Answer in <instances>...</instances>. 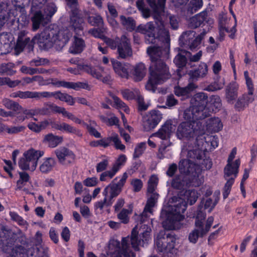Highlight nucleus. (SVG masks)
Segmentation results:
<instances>
[{
	"label": "nucleus",
	"instance_id": "29",
	"mask_svg": "<svg viewBox=\"0 0 257 257\" xmlns=\"http://www.w3.org/2000/svg\"><path fill=\"white\" fill-rule=\"evenodd\" d=\"M207 129L211 132L217 133L221 131L223 124L218 117H211L206 122Z\"/></svg>",
	"mask_w": 257,
	"mask_h": 257
},
{
	"label": "nucleus",
	"instance_id": "14",
	"mask_svg": "<svg viewBox=\"0 0 257 257\" xmlns=\"http://www.w3.org/2000/svg\"><path fill=\"white\" fill-rule=\"evenodd\" d=\"M70 17V24L73 28L75 34L80 35V33H83L84 20L80 17L77 8H74L71 10Z\"/></svg>",
	"mask_w": 257,
	"mask_h": 257
},
{
	"label": "nucleus",
	"instance_id": "50",
	"mask_svg": "<svg viewBox=\"0 0 257 257\" xmlns=\"http://www.w3.org/2000/svg\"><path fill=\"white\" fill-rule=\"evenodd\" d=\"M132 210L123 208L121 211L117 214V218L121 220V221L124 223H127L129 221L128 214L131 213Z\"/></svg>",
	"mask_w": 257,
	"mask_h": 257
},
{
	"label": "nucleus",
	"instance_id": "10",
	"mask_svg": "<svg viewBox=\"0 0 257 257\" xmlns=\"http://www.w3.org/2000/svg\"><path fill=\"white\" fill-rule=\"evenodd\" d=\"M55 154L59 163L63 166H69L72 164L76 158L73 152L65 147H61L56 149Z\"/></svg>",
	"mask_w": 257,
	"mask_h": 257
},
{
	"label": "nucleus",
	"instance_id": "51",
	"mask_svg": "<svg viewBox=\"0 0 257 257\" xmlns=\"http://www.w3.org/2000/svg\"><path fill=\"white\" fill-rule=\"evenodd\" d=\"M51 83L57 87H63L64 88L71 89L72 82L58 80L57 79H52Z\"/></svg>",
	"mask_w": 257,
	"mask_h": 257
},
{
	"label": "nucleus",
	"instance_id": "20",
	"mask_svg": "<svg viewBox=\"0 0 257 257\" xmlns=\"http://www.w3.org/2000/svg\"><path fill=\"white\" fill-rule=\"evenodd\" d=\"M173 121L167 120L155 134V136L163 140L169 139L173 130Z\"/></svg>",
	"mask_w": 257,
	"mask_h": 257
},
{
	"label": "nucleus",
	"instance_id": "16",
	"mask_svg": "<svg viewBox=\"0 0 257 257\" xmlns=\"http://www.w3.org/2000/svg\"><path fill=\"white\" fill-rule=\"evenodd\" d=\"M209 22L207 11L205 10L191 17L189 21L188 26L191 29H196L203 27L205 23H209Z\"/></svg>",
	"mask_w": 257,
	"mask_h": 257
},
{
	"label": "nucleus",
	"instance_id": "15",
	"mask_svg": "<svg viewBox=\"0 0 257 257\" xmlns=\"http://www.w3.org/2000/svg\"><path fill=\"white\" fill-rule=\"evenodd\" d=\"M8 14V19H12V21H14V18L18 17L19 15L20 14L19 17L17 18L18 21H22L24 22V24H26L28 22L27 17L26 15V12L23 6V4H17L14 5V7L9 10Z\"/></svg>",
	"mask_w": 257,
	"mask_h": 257
},
{
	"label": "nucleus",
	"instance_id": "24",
	"mask_svg": "<svg viewBox=\"0 0 257 257\" xmlns=\"http://www.w3.org/2000/svg\"><path fill=\"white\" fill-rule=\"evenodd\" d=\"M240 164L239 159L235 160L233 163H227L224 169V177L225 180H227V178L232 175H234V179L237 177Z\"/></svg>",
	"mask_w": 257,
	"mask_h": 257
},
{
	"label": "nucleus",
	"instance_id": "54",
	"mask_svg": "<svg viewBox=\"0 0 257 257\" xmlns=\"http://www.w3.org/2000/svg\"><path fill=\"white\" fill-rule=\"evenodd\" d=\"M146 144L145 142H141L136 146L133 154V158L134 159L139 158L143 154L146 149Z\"/></svg>",
	"mask_w": 257,
	"mask_h": 257
},
{
	"label": "nucleus",
	"instance_id": "2",
	"mask_svg": "<svg viewBox=\"0 0 257 257\" xmlns=\"http://www.w3.org/2000/svg\"><path fill=\"white\" fill-rule=\"evenodd\" d=\"M178 169L181 174L173 179L171 186L173 188L184 190L190 187H199L202 184V181L199 178L202 170L200 166L184 159L179 161Z\"/></svg>",
	"mask_w": 257,
	"mask_h": 257
},
{
	"label": "nucleus",
	"instance_id": "58",
	"mask_svg": "<svg viewBox=\"0 0 257 257\" xmlns=\"http://www.w3.org/2000/svg\"><path fill=\"white\" fill-rule=\"evenodd\" d=\"M56 106L57 105L53 103L46 104L45 107H43L40 110L39 112L42 115H49L51 112L56 113V111L54 110L55 109L53 107Z\"/></svg>",
	"mask_w": 257,
	"mask_h": 257
},
{
	"label": "nucleus",
	"instance_id": "28",
	"mask_svg": "<svg viewBox=\"0 0 257 257\" xmlns=\"http://www.w3.org/2000/svg\"><path fill=\"white\" fill-rule=\"evenodd\" d=\"M109 188V197L108 198V202L107 203L108 205H111L114 201V198L118 196L121 192V190L116 187L112 184L110 183L103 190V195L107 197V189Z\"/></svg>",
	"mask_w": 257,
	"mask_h": 257
},
{
	"label": "nucleus",
	"instance_id": "9",
	"mask_svg": "<svg viewBox=\"0 0 257 257\" xmlns=\"http://www.w3.org/2000/svg\"><path fill=\"white\" fill-rule=\"evenodd\" d=\"M176 237L174 234L168 233L163 236L158 237L156 244L159 252L163 253L171 252L174 248Z\"/></svg>",
	"mask_w": 257,
	"mask_h": 257
},
{
	"label": "nucleus",
	"instance_id": "3",
	"mask_svg": "<svg viewBox=\"0 0 257 257\" xmlns=\"http://www.w3.org/2000/svg\"><path fill=\"white\" fill-rule=\"evenodd\" d=\"M192 118L191 115L190 118L187 119L183 115V118L186 121L179 124L176 131V136L179 139H186L189 140L195 139L198 141L204 135V130L202 128L201 123L200 122L201 119L194 116Z\"/></svg>",
	"mask_w": 257,
	"mask_h": 257
},
{
	"label": "nucleus",
	"instance_id": "7",
	"mask_svg": "<svg viewBox=\"0 0 257 257\" xmlns=\"http://www.w3.org/2000/svg\"><path fill=\"white\" fill-rule=\"evenodd\" d=\"M205 34V31H203L199 35H196L194 31H186L182 34L179 38L181 46H183L185 48L193 51L200 45Z\"/></svg>",
	"mask_w": 257,
	"mask_h": 257
},
{
	"label": "nucleus",
	"instance_id": "25",
	"mask_svg": "<svg viewBox=\"0 0 257 257\" xmlns=\"http://www.w3.org/2000/svg\"><path fill=\"white\" fill-rule=\"evenodd\" d=\"M206 109L208 111L209 116L211 112L216 113L218 111L222 106L221 100L218 95H212L207 101Z\"/></svg>",
	"mask_w": 257,
	"mask_h": 257
},
{
	"label": "nucleus",
	"instance_id": "21",
	"mask_svg": "<svg viewBox=\"0 0 257 257\" xmlns=\"http://www.w3.org/2000/svg\"><path fill=\"white\" fill-rule=\"evenodd\" d=\"M111 62L114 71L121 77L127 78L131 65L128 63L122 64L117 60L112 59Z\"/></svg>",
	"mask_w": 257,
	"mask_h": 257
},
{
	"label": "nucleus",
	"instance_id": "44",
	"mask_svg": "<svg viewBox=\"0 0 257 257\" xmlns=\"http://www.w3.org/2000/svg\"><path fill=\"white\" fill-rule=\"evenodd\" d=\"M226 180L222 190V196L224 199H226L230 193L232 186L234 183V178H230Z\"/></svg>",
	"mask_w": 257,
	"mask_h": 257
},
{
	"label": "nucleus",
	"instance_id": "41",
	"mask_svg": "<svg viewBox=\"0 0 257 257\" xmlns=\"http://www.w3.org/2000/svg\"><path fill=\"white\" fill-rule=\"evenodd\" d=\"M157 198L155 197V194L151 195V196L148 199L147 203L144 207L142 216L145 215L147 212L151 213L152 212L153 208L154 207Z\"/></svg>",
	"mask_w": 257,
	"mask_h": 257
},
{
	"label": "nucleus",
	"instance_id": "37",
	"mask_svg": "<svg viewBox=\"0 0 257 257\" xmlns=\"http://www.w3.org/2000/svg\"><path fill=\"white\" fill-rule=\"evenodd\" d=\"M107 143L108 144L107 147H109L111 143L113 142L114 147L116 149L120 150L121 151H124L125 150V147L121 143L117 134H115L111 137H107Z\"/></svg>",
	"mask_w": 257,
	"mask_h": 257
},
{
	"label": "nucleus",
	"instance_id": "59",
	"mask_svg": "<svg viewBox=\"0 0 257 257\" xmlns=\"http://www.w3.org/2000/svg\"><path fill=\"white\" fill-rule=\"evenodd\" d=\"M100 120L103 122H108V125L112 126L113 125H117L119 122V119L116 116H112L110 118H107L104 115H101L99 116Z\"/></svg>",
	"mask_w": 257,
	"mask_h": 257
},
{
	"label": "nucleus",
	"instance_id": "26",
	"mask_svg": "<svg viewBox=\"0 0 257 257\" xmlns=\"http://www.w3.org/2000/svg\"><path fill=\"white\" fill-rule=\"evenodd\" d=\"M73 39V42L69 49L70 52L74 54H80L85 47V41L82 38L77 37L76 34L74 36Z\"/></svg>",
	"mask_w": 257,
	"mask_h": 257
},
{
	"label": "nucleus",
	"instance_id": "48",
	"mask_svg": "<svg viewBox=\"0 0 257 257\" xmlns=\"http://www.w3.org/2000/svg\"><path fill=\"white\" fill-rule=\"evenodd\" d=\"M71 89L77 91L79 90L80 89H83L90 91L91 89V86L90 85L88 84L87 82H72Z\"/></svg>",
	"mask_w": 257,
	"mask_h": 257
},
{
	"label": "nucleus",
	"instance_id": "17",
	"mask_svg": "<svg viewBox=\"0 0 257 257\" xmlns=\"http://www.w3.org/2000/svg\"><path fill=\"white\" fill-rule=\"evenodd\" d=\"M152 10L155 19L160 21L161 15L165 11L166 0H146Z\"/></svg>",
	"mask_w": 257,
	"mask_h": 257
},
{
	"label": "nucleus",
	"instance_id": "40",
	"mask_svg": "<svg viewBox=\"0 0 257 257\" xmlns=\"http://www.w3.org/2000/svg\"><path fill=\"white\" fill-rule=\"evenodd\" d=\"M87 21L90 25L94 27L102 28L104 25L103 19L99 15L89 16Z\"/></svg>",
	"mask_w": 257,
	"mask_h": 257
},
{
	"label": "nucleus",
	"instance_id": "23",
	"mask_svg": "<svg viewBox=\"0 0 257 257\" xmlns=\"http://www.w3.org/2000/svg\"><path fill=\"white\" fill-rule=\"evenodd\" d=\"M11 35L7 33L0 34V55L8 53L11 50Z\"/></svg>",
	"mask_w": 257,
	"mask_h": 257
},
{
	"label": "nucleus",
	"instance_id": "5",
	"mask_svg": "<svg viewBox=\"0 0 257 257\" xmlns=\"http://www.w3.org/2000/svg\"><path fill=\"white\" fill-rule=\"evenodd\" d=\"M208 96L204 92L196 93L191 99V106L184 111V117L187 119L197 117L201 120L209 116L208 111L206 109Z\"/></svg>",
	"mask_w": 257,
	"mask_h": 257
},
{
	"label": "nucleus",
	"instance_id": "35",
	"mask_svg": "<svg viewBox=\"0 0 257 257\" xmlns=\"http://www.w3.org/2000/svg\"><path fill=\"white\" fill-rule=\"evenodd\" d=\"M238 87L235 83H230L226 89V97L227 101L231 102L237 97Z\"/></svg>",
	"mask_w": 257,
	"mask_h": 257
},
{
	"label": "nucleus",
	"instance_id": "46",
	"mask_svg": "<svg viewBox=\"0 0 257 257\" xmlns=\"http://www.w3.org/2000/svg\"><path fill=\"white\" fill-rule=\"evenodd\" d=\"M111 96L114 102L112 106L117 108L122 109L125 112H126L127 110L129 109L126 104L123 102L118 97L114 95H112Z\"/></svg>",
	"mask_w": 257,
	"mask_h": 257
},
{
	"label": "nucleus",
	"instance_id": "12",
	"mask_svg": "<svg viewBox=\"0 0 257 257\" xmlns=\"http://www.w3.org/2000/svg\"><path fill=\"white\" fill-rule=\"evenodd\" d=\"M162 119V114L159 110L153 109L146 115L144 126L146 131L155 128Z\"/></svg>",
	"mask_w": 257,
	"mask_h": 257
},
{
	"label": "nucleus",
	"instance_id": "62",
	"mask_svg": "<svg viewBox=\"0 0 257 257\" xmlns=\"http://www.w3.org/2000/svg\"><path fill=\"white\" fill-rule=\"evenodd\" d=\"M61 132H66L69 134H76L78 132V130L68 123L62 122Z\"/></svg>",
	"mask_w": 257,
	"mask_h": 257
},
{
	"label": "nucleus",
	"instance_id": "11",
	"mask_svg": "<svg viewBox=\"0 0 257 257\" xmlns=\"http://www.w3.org/2000/svg\"><path fill=\"white\" fill-rule=\"evenodd\" d=\"M191 55L189 51L179 48L178 52L173 59V62L177 67L176 70L177 75L180 77H182L185 75L183 71V69L185 68L188 62V56Z\"/></svg>",
	"mask_w": 257,
	"mask_h": 257
},
{
	"label": "nucleus",
	"instance_id": "49",
	"mask_svg": "<svg viewBox=\"0 0 257 257\" xmlns=\"http://www.w3.org/2000/svg\"><path fill=\"white\" fill-rule=\"evenodd\" d=\"M127 177V174L126 172H124L119 181H118L117 183H115V181L118 178V177H116L110 183L122 191V188L126 182Z\"/></svg>",
	"mask_w": 257,
	"mask_h": 257
},
{
	"label": "nucleus",
	"instance_id": "38",
	"mask_svg": "<svg viewBox=\"0 0 257 257\" xmlns=\"http://www.w3.org/2000/svg\"><path fill=\"white\" fill-rule=\"evenodd\" d=\"M203 153L202 151L198 149H195L190 150L188 152L187 156L189 158L188 160H190L192 163H194L198 165L194 161H200L202 159ZM198 166H199L198 165Z\"/></svg>",
	"mask_w": 257,
	"mask_h": 257
},
{
	"label": "nucleus",
	"instance_id": "4",
	"mask_svg": "<svg viewBox=\"0 0 257 257\" xmlns=\"http://www.w3.org/2000/svg\"><path fill=\"white\" fill-rule=\"evenodd\" d=\"M187 205V202L185 200H180L175 205L169 206L168 209L163 208L160 215L161 219H165L163 222V226L171 229L177 222L183 220L185 218L183 214Z\"/></svg>",
	"mask_w": 257,
	"mask_h": 257
},
{
	"label": "nucleus",
	"instance_id": "56",
	"mask_svg": "<svg viewBox=\"0 0 257 257\" xmlns=\"http://www.w3.org/2000/svg\"><path fill=\"white\" fill-rule=\"evenodd\" d=\"M49 125V122L47 120H45L38 123L33 122V132L39 133L46 128Z\"/></svg>",
	"mask_w": 257,
	"mask_h": 257
},
{
	"label": "nucleus",
	"instance_id": "52",
	"mask_svg": "<svg viewBox=\"0 0 257 257\" xmlns=\"http://www.w3.org/2000/svg\"><path fill=\"white\" fill-rule=\"evenodd\" d=\"M84 125L85 126L87 132L91 136H93L95 138H101L102 136L100 134L95 128H94L92 124H88L84 122Z\"/></svg>",
	"mask_w": 257,
	"mask_h": 257
},
{
	"label": "nucleus",
	"instance_id": "18",
	"mask_svg": "<svg viewBox=\"0 0 257 257\" xmlns=\"http://www.w3.org/2000/svg\"><path fill=\"white\" fill-rule=\"evenodd\" d=\"M196 88V85L193 82H190L185 87H182L179 86L174 88V93L178 97H181V100H185L191 98L192 96V92Z\"/></svg>",
	"mask_w": 257,
	"mask_h": 257
},
{
	"label": "nucleus",
	"instance_id": "47",
	"mask_svg": "<svg viewBox=\"0 0 257 257\" xmlns=\"http://www.w3.org/2000/svg\"><path fill=\"white\" fill-rule=\"evenodd\" d=\"M57 11V7L55 4L51 3L47 5L44 9V13L47 16L48 18H52V16L56 13Z\"/></svg>",
	"mask_w": 257,
	"mask_h": 257
},
{
	"label": "nucleus",
	"instance_id": "33",
	"mask_svg": "<svg viewBox=\"0 0 257 257\" xmlns=\"http://www.w3.org/2000/svg\"><path fill=\"white\" fill-rule=\"evenodd\" d=\"M32 160V149H30L24 153V157L19 162V166L22 170H28Z\"/></svg>",
	"mask_w": 257,
	"mask_h": 257
},
{
	"label": "nucleus",
	"instance_id": "30",
	"mask_svg": "<svg viewBox=\"0 0 257 257\" xmlns=\"http://www.w3.org/2000/svg\"><path fill=\"white\" fill-rule=\"evenodd\" d=\"M203 5V0H190L186 6L187 15H193L200 10Z\"/></svg>",
	"mask_w": 257,
	"mask_h": 257
},
{
	"label": "nucleus",
	"instance_id": "13",
	"mask_svg": "<svg viewBox=\"0 0 257 257\" xmlns=\"http://www.w3.org/2000/svg\"><path fill=\"white\" fill-rule=\"evenodd\" d=\"M28 32L26 31H21L18 33V39L14 47L15 54L19 55L23 52L26 47H29L32 43Z\"/></svg>",
	"mask_w": 257,
	"mask_h": 257
},
{
	"label": "nucleus",
	"instance_id": "63",
	"mask_svg": "<svg viewBox=\"0 0 257 257\" xmlns=\"http://www.w3.org/2000/svg\"><path fill=\"white\" fill-rule=\"evenodd\" d=\"M32 118V112L31 110H23V112L18 117L20 121H24Z\"/></svg>",
	"mask_w": 257,
	"mask_h": 257
},
{
	"label": "nucleus",
	"instance_id": "19",
	"mask_svg": "<svg viewBox=\"0 0 257 257\" xmlns=\"http://www.w3.org/2000/svg\"><path fill=\"white\" fill-rule=\"evenodd\" d=\"M42 243V234L40 231H37L33 237V255L35 251V257H45L47 256V252L46 250L43 248L41 244Z\"/></svg>",
	"mask_w": 257,
	"mask_h": 257
},
{
	"label": "nucleus",
	"instance_id": "43",
	"mask_svg": "<svg viewBox=\"0 0 257 257\" xmlns=\"http://www.w3.org/2000/svg\"><path fill=\"white\" fill-rule=\"evenodd\" d=\"M8 4L2 2L0 3V22L5 24L8 20Z\"/></svg>",
	"mask_w": 257,
	"mask_h": 257
},
{
	"label": "nucleus",
	"instance_id": "31",
	"mask_svg": "<svg viewBox=\"0 0 257 257\" xmlns=\"http://www.w3.org/2000/svg\"><path fill=\"white\" fill-rule=\"evenodd\" d=\"M63 141V137L55 136L52 133L46 135L44 139L43 142L47 143L51 148H55L60 144Z\"/></svg>",
	"mask_w": 257,
	"mask_h": 257
},
{
	"label": "nucleus",
	"instance_id": "39",
	"mask_svg": "<svg viewBox=\"0 0 257 257\" xmlns=\"http://www.w3.org/2000/svg\"><path fill=\"white\" fill-rule=\"evenodd\" d=\"M79 67L80 69L83 70V71L91 74L93 77L97 79H101L102 75L101 73L95 68L86 64L80 65Z\"/></svg>",
	"mask_w": 257,
	"mask_h": 257
},
{
	"label": "nucleus",
	"instance_id": "22",
	"mask_svg": "<svg viewBox=\"0 0 257 257\" xmlns=\"http://www.w3.org/2000/svg\"><path fill=\"white\" fill-rule=\"evenodd\" d=\"M51 19L40 11L33 14V31L37 30L41 25L45 27L51 21Z\"/></svg>",
	"mask_w": 257,
	"mask_h": 257
},
{
	"label": "nucleus",
	"instance_id": "6",
	"mask_svg": "<svg viewBox=\"0 0 257 257\" xmlns=\"http://www.w3.org/2000/svg\"><path fill=\"white\" fill-rule=\"evenodd\" d=\"M103 40L112 50L117 49L118 58L125 59L132 55L131 41L125 35H122L120 38L116 37L114 39L104 36Z\"/></svg>",
	"mask_w": 257,
	"mask_h": 257
},
{
	"label": "nucleus",
	"instance_id": "53",
	"mask_svg": "<svg viewBox=\"0 0 257 257\" xmlns=\"http://www.w3.org/2000/svg\"><path fill=\"white\" fill-rule=\"evenodd\" d=\"M107 137H104L103 138H101L100 140H94L92 141H91L89 143V145L91 147H102L103 148H107Z\"/></svg>",
	"mask_w": 257,
	"mask_h": 257
},
{
	"label": "nucleus",
	"instance_id": "34",
	"mask_svg": "<svg viewBox=\"0 0 257 257\" xmlns=\"http://www.w3.org/2000/svg\"><path fill=\"white\" fill-rule=\"evenodd\" d=\"M198 198V194L195 189L186 190L184 193V199L182 200H185L187 205H193Z\"/></svg>",
	"mask_w": 257,
	"mask_h": 257
},
{
	"label": "nucleus",
	"instance_id": "8",
	"mask_svg": "<svg viewBox=\"0 0 257 257\" xmlns=\"http://www.w3.org/2000/svg\"><path fill=\"white\" fill-rule=\"evenodd\" d=\"M56 33L53 32V29L50 27L45 28L41 33L33 37V45L35 43L38 44L41 50L47 51L53 46V38Z\"/></svg>",
	"mask_w": 257,
	"mask_h": 257
},
{
	"label": "nucleus",
	"instance_id": "60",
	"mask_svg": "<svg viewBox=\"0 0 257 257\" xmlns=\"http://www.w3.org/2000/svg\"><path fill=\"white\" fill-rule=\"evenodd\" d=\"M200 235V230L198 229H194L189 234L188 239L190 242L196 243Z\"/></svg>",
	"mask_w": 257,
	"mask_h": 257
},
{
	"label": "nucleus",
	"instance_id": "61",
	"mask_svg": "<svg viewBox=\"0 0 257 257\" xmlns=\"http://www.w3.org/2000/svg\"><path fill=\"white\" fill-rule=\"evenodd\" d=\"M133 186L134 191L138 192L140 191L143 187V183L142 181L140 179H134L131 183Z\"/></svg>",
	"mask_w": 257,
	"mask_h": 257
},
{
	"label": "nucleus",
	"instance_id": "64",
	"mask_svg": "<svg viewBox=\"0 0 257 257\" xmlns=\"http://www.w3.org/2000/svg\"><path fill=\"white\" fill-rule=\"evenodd\" d=\"M196 69L201 74L202 78L204 77L208 72V66L206 63L204 62H201Z\"/></svg>",
	"mask_w": 257,
	"mask_h": 257
},
{
	"label": "nucleus",
	"instance_id": "36",
	"mask_svg": "<svg viewBox=\"0 0 257 257\" xmlns=\"http://www.w3.org/2000/svg\"><path fill=\"white\" fill-rule=\"evenodd\" d=\"M56 164L55 160L52 158H46L40 166V170L43 173H48L52 170Z\"/></svg>",
	"mask_w": 257,
	"mask_h": 257
},
{
	"label": "nucleus",
	"instance_id": "45",
	"mask_svg": "<svg viewBox=\"0 0 257 257\" xmlns=\"http://www.w3.org/2000/svg\"><path fill=\"white\" fill-rule=\"evenodd\" d=\"M205 214L202 211H197L195 217V226L200 231L201 230L203 226V222L205 218Z\"/></svg>",
	"mask_w": 257,
	"mask_h": 257
},
{
	"label": "nucleus",
	"instance_id": "32",
	"mask_svg": "<svg viewBox=\"0 0 257 257\" xmlns=\"http://www.w3.org/2000/svg\"><path fill=\"white\" fill-rule=\"evenodd\" d=\"M146 73L145 65L143 63H140L136 65L133 72L134 78L136 81H140L145 77Z\"/></svg>",
	"mask_w": 257,
	"mask_h": 257
},
{
	"label": "nucleus",
	"instance_id": "1",
	"mask_svg": "<svg viewBox=\"0 0 257 257\" xmlns=\"http://www.w3.org/2000/svg\"><path fill=\"white\" fill-rule=\"evenodd\" d=\"M121 25L128 32L136 30L137 32L145 35L146 44H155L157 39L165 42L167 47L153 46L147 48L151 64L149 67V77L146 85L147 90L155 92L158 85L162 84L169 79L171 75L166 61L169 58L170 35L164 28H156L153 22L140 24L136 28V22L132 17L126 18L123 15L119 17Z\"/></svg>",
	"mask_w": 257,
	"mask_h": 257
},
{
	"label": "nucleus",
	"instance_id": "42",
	"mask_svg": "<svg viewBox=\"0 0 257 257\" xmlns=\"http://www.w3.org/2000/svg\"><path fill=\"white\" fill-rule=\"evenodd\" d=\"M4 105L8 109H12L15 111H20L23 110L22 107L17 102L11 100L9 99L3 100Z\"/></svg>",
	"mask_w": 257,
	"mask_h": 257
},
{
	"label": "nucleus",
	"instance_id": "57",
	"mask_svg": "<svg viewBox=\"0 0 257 257\" xmlns=\"http://www.w3.org/2000/svg\"><path fill=\"white\" fill-rule=\"evenodd\" d=\"M244 76L245 79V83L247 88V90H249V94H253L254 92V86L252 80L249 76V74L247 71L244 72Z\"/></svg>",
	"mask_w": 257,
	"mask_h": 257
},
{
	"label": "nucleus",
	"instance_id": "27",
	"mask_svg": "<svg viewBox=\"0 0 257 257\" xmlns=\"http://www.w3.org/2000/svg\"><path fill=\"white\" fill-rule=\"evenodd\" d=\"M50 97H53L56 99L67 103L70 105H73L75 103V98L71 95L62 93L60 91L50 92Z\"/></svg>",
	"mask_w": 257,
	"mask_h": 257
},
{
	"label": "nucleus",
	"instance_id": "55",
	"mask_svg": "<svg viewBox=\"0 0 257 257\" xmlns=\"http://www.w3.org/2000/svg\"><path fill=\"white\" fill-rule=\"evenodd\" d=\"M56 111V112H57L58 113H61L63 116L66 117L68 118L71 119V120H73L74 117L75 116L72 113H70L67 111L66 110V109L64 107L56 106L53 107Z\"/></svg>",
	"mask_w": 257,
	"mask_h": 257
}]
</instances>
